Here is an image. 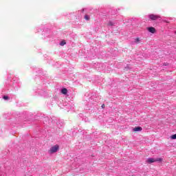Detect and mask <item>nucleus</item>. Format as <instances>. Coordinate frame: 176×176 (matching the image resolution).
I'll return each mask as SVG.
<instances>
[{
    "instance_id": "11",
    "label": "nucleus",
    "mask_w": 176,
    "mask_h": 176,
    "mask_svg": "<svg viewBox=\"0 0 176 176\" xmlns=\"http://www.w3.org/2000/svg\"><path fill=\"white\" fill-rule=\"evenodd\" d=\"M107 25H110L111 27H112V25H113V23H112V21H109V22L107 23Z\"/></svg>"
},
{
    "instance_id": "6",
    "label": "nucleus",
    "mask_w": 176,
    "mask_h": 176,
    "mask_svg": "<svg viewBox=\"0 0 176 176\" xmlns=\"http://www.w3.org/2000/svg\"><path fill=\"white\" fill-rule=\"evenodd\" d=\"M61 93H62V94H67V93H68V90L66 88H63L61 90Z\"/></svg>"
},
{
    "instance_id": "15",
    "label": "nucleus",
    "mask_w": 176,
    "mask_h": 176,
    "mask_svg": "<svg viewBox=\"0 0 176 176\" xmlns=\"http://www.w3.org/2000/svg\"><path fill=\"white\" fill-rule=\"evenodd\" d=\"M164 21V23H170V22H168V21Z\"/></svg>"
},
{
    "instance_id": "10",
    "label": "nucleus",
    "mask_w": 176,
    "mask_h": 176,
    "mask_svg": "<svg viewBox=\"0 0 176 176\" xmlns=\"http://www.w3.org/2000/svg\"><path fill=\"white\" fill-rule=\"evenodd\" d=\"M155 162H163V158H157L155 159Z\"/></svg>"
},
{
    "instance_id": "5",
    "label": "nucleus",
    "mask_w": 176,
    "mask_h": 176,
    "mask_svg": "<svg viewBox=\"0 0 176 176\" xmlns=\"http://www.w3.org/2000/svg\"><path fill=\"white\" fill-rule=\"evenodd\" d=\"M155 162H156V160L153 158H148L147 160V163H155Z\"/></svg>"
},
{
    "instance_id": "14",
    "label": "nucleus",
    "mask_w": 176,
    "mask_h": 176,
    "mask_svg": "<svg viewBox=\"0 0 176 176\" xmlns=\"http://www.w3.org/2000/svg\"><path fill=\"white\" fill-rule=\"evenodd\" d=\"M102 108H103V109L105 108V104H102Z\"/></svg>"
},
{
    "instance_id": "13",
    "label": "nucleus",
    "mask_w": 176,
    "mask_h": 176,
    "mask_svg": "<svg viewBox=\"0 0 176 176\" xmlns=\"http://www.w3.org/2000/svg\"><path fill=\"white\" fill-rule=\"evenodd\" d=\"M3 100H9V97L7 96H4L3 97Z\"/></svg>"
},
{
    "instance_id": "16",
    "label": "nucleus",
    "mask_w": 176,
    "mask_h": 176,
    "mask_svg": "<svg viewBox=\"0 0 176 176\" xmlns=\"http://www.w3.org/2000/svg\"><path fill=\"white\" fill-rule=\"evenodd\" d=\"M175 34H176V31L175 32Z\"/></svg>"
},
{
    "instance_id": "9",
    "label": "nucleus",
    "mask_w": 176,
    "mask_h": 176,
    "mask_svg": "<svg viewBox=\"0 0 176 176\" xmlns=\"http://www.w3.org/2000/svg\"><path fill=\"white\" fill-rule=\"evenodd\" d=\"M171 140H176V133L170 136Z\"/></svg>"
},
{
    "instance_id": "1",
    "label": "nucleus",
    "mask_w": 176,
    "mask_h": 176,
    "mask_svg": "<svg viewBox=\"0 0 176 176\" xmlns=\"http://www.w3.org/2000/svg\"><path fill=\"white\" fill-rule=\"evenodd\" d=\"M148 17L150 20H152V21H155V20H157L161 18L160 15H156L153 14L148 15Z\"/></svg>"
},
{
    "instance_id": "2",
    "label": "nucleus",
    "mask_w": 176,
    "mask_h": 176,
    "mask_svg": "<svg viewBox=\"0 0 176 176\" xmlns=\"http://www.w3.org/2000/svg\"><path fill=\"white\" fill-rule=\"evenodd\" d=\"M58 145H55L52 146L50 150V153H56V152L58 151Z\"/></svg>"
},
{
    "instance_id": "8",
    "label": "nucleus",
    "mask_w": 176,
    "mask_h": 176,
    "mask_svg": "<svg viewBox=\"0 0 176 176\" xmlns=\"http://www.w3.org/2000/svg\"><path fill=\"white\" fill-rule=\"evenodd\" d=\"M60 45H67V42L65 41V40H63L60 43Z\"/></svg>"
},
{
    "instance_id": "7",
    "label": "nucleus",
    "mask_w": 176,
    "mask_h": 176,
    "mask_svg": "<svg viewBox=\"0 0 176 176\" xmlns=\"http://www.w3.org/2000/svg\"><path fill=\"white\" fill-rule=\"evenodd\" d=\"M84 18L89 21V20H90V16L89 15H85Z\"/></svg>"
},
{
    "instance_id": "4",
    "label": "nucleus",
    "mask_w": 176,
    "mask_h": 176,
    "mask_svg": "<svg viewBox=\"0 0 176 176\" xmlns=\"http://www.w3.org/2000/svg\"><path fill=\"white\" fill-rule=\"evenodd\" d=\"M133 131H142V128L141 126H136L133 129Z\"/></svg>"
},
{
    "instance_id": "12",
    "label": "nucleus",
    "mask_w": 176,
    "mask_h": 176,
    "mask_svg": "<svg viewBox=\"0 0 176 176\" xmlns=\"http://www.w3.org/2000/svg\"><path fill=\"white\" fill-rule=\"evenodd\" d=\"M140 41H141V39L140 38H136L135 39V41L136 42V43H138V42H140Z\"/></svg>"
},
{
    "instance_id": "3",
    "label": "nucleus",
    "mask_w": 176,
    "mask_h": 176,
    "mask_svg": "<svg viewBox=\"0 0 176 176\" xmlns=\"http://www.w3.org/2000/svg\"><path fill=\"white\" fill-rule=\"evenodd\" d=\"M147 30L148 32H151V34H155L156 32V29L153 27L147 28Z\"/></svg>"
}]
</instances>
